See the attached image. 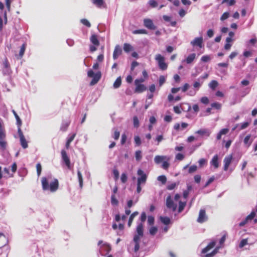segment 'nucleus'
Returning a JSON list of instances; mask_svg holds the SVG:
<instances>
[{
    "label": "nucleus",
    "instance_id": "obj_1",
    "mask_svg": "<svg viewBox=\"0 0 257 257\" xmlns=\"http://www.w3.org/2000/svg\"><path fill=\"white\" fill-rule=\"evenodd\" d=\"M42 186L44 190H50L52 192H56L59 187V181L58 179H54L49 185L48 181L46 177H42Z\"/></svg>",
    "mask_w": 257,
    "mask_h": 257
},
{
    "label": "nucleus",
    "instance_id": "obj_2",
    "mask_svg": "<svg viewBox=\"0 0 257 257\" xmlns=\"http://www.w3.org/2000/svg\"><path fill=\"white\" fill-rule=\"evenodd\" d=\"M87 76L89 77L92 78V80L90 82V85L93 86L97 83L101 77V73L98 71L94 73L92 70L90 69L88 71Z\"/></svg>",
    "mask_w": 257,
    "mask_h": 257
},
{
    "label": "nucleus",
    "instance_id": "obj_3",
    "mask_svg": "<svg viewBox=\"0 0 257 257\" xmlns=\"http://www.w3.org/2000/svg\"><path fill=\"white\" fill-rule=\"evenodd\" d=\"M145 81V79L143 78H141L139 79H137L135 81V84L136 86L135 92L136 93H142L145 91L147 88L144 84H141V83L144 82Z\"/></svg>",
    "mask_w": 257,
    "mask_h": 257
},
{
    "label": "nucleus",
    "instance_id": "obj_4",
    "mask_svg": "<svg viewBox=\"0 0 257 257\" xmlns=\"http://www.w3.org/2000/svg\"><path fill=\"white\" fill-rule=\"evenodd\" d=\"M6 135L4 128L0 121V147L5 149L7 146V142L5 140Z\"/></svg>",
    "mask_w": 257,
    "mask_h": 257
},
{
    "label": "nucleus",
    "instance_id": "obj_5",
    "mask_svg": "<svg viewBox=\"0 0 257 257\" xmlns=\"http://www.w3.org/2000/svg\"><path fill=\"white\" fill-rule=\"evenodd\" d=\"M155 60L158 62L159 68L162 70H165L168 68V65L165 62V58L161 54H157Z\"/></svg>",
    "mask_w": 257,
    "mask_h": 257
},
{
    "label": "nucleus",
    "instance_id": "obj_6",
    "mask_svg": "<svg viewBox=\"0 0 257 257\" xmlns=\"http://www.w3.org/2000/svg\"><path fill=\"white\" fill-rule=\"evenodd\" d=\"M18 133L20 137V141L21 145L23 149H26L28 147L27 141H26L25 136L22 132L21 128H19Z\"/></svg>",
    "mask_w": 257,
    "mask_h": 257
},
{
    "label": "nucleus",
    "instance_id": "obj_7",
    "mask_svg": "<svg viewBox=\"0 0 257 257\" xmlns=\"http://www.w3.org/2000/svg\"><path fill=\"white\" fill-rule=\"evenodd\" d=\"M233 159V156L232 154L226 156L224 160V166L223 170L225 171H227L229 168V165H230Z\"/></svg>",
    "mask_w": 257,
    "mask_h": 257
},
{
    "label": "nucleus",
    "instance_id": "obj_8",
    "mask_svg": "<svg viewBox=\"0 0 257 257\" xmlns=\"http://www.w3.org/2000/svg\"><path fill=\"white\" fill-rule=\"evenodd\" d=\"M61 156L62 158L63 161V162L65 163L66 166L67 167V168L69 169H71V163H70V160L68 156L67 153L65 150H61Z\"/></svg>",
    "mask_w": 257,
    "mask_h": 257
},
{
    "label": "nucleus",
    "instance_id": "obj_9",
    "mask_svg": "<svg viewBox=\"0 0 257 257\" xmlns=\"http://www.w3.org/2000/svg\"><path fill=\"white\" fill-rule=\"evenodd\" d=\"M138 175L141 176L138 178L137 184H145L147 180V175L144 173L143 171L139 169L138 171Z\"/></svg>",
    "mask_w": 257,
    "mask_h": 257
},
{
    "label": "nucleus",
    "instance_id": "obj_10",
    "mask_svg": "<svg viewBox=\"0 0 257 257\" xmlns=\"http://www.w3.org/2000/svg\"><path fill=\"white\" fill-rule=\"evenodd\" d=\"M166 204L167 208L171 209L173 211H175L176 210L177 205L174 203L170 195L167 197Z\"/></svg>",
    "mask_w": 257,
    "mask_h": 257
},
{
    "label": "nucleus",
    "instance_id": "obj_11",
    "mask_svg": "<svg viewBox=\"0 0 257 257\" xmlns=\"http://www.w3.org/2000/svg\"><path fill=\"white\" fill-rule=\"evenodd\" d=\"M144 25L150 30H155L156 29V27L154 24L153 21L150 19H145L144 20Z\"/></svg>",
    "mask_w": 257,
    "mask_h": 257
},
{
    "label": "nucleus",
    "instance_id": "obj_12",
    "mask_svg": "<svg viewBox=\"0 0 257 257\" xmlns=\"http://www.w3.org/2000/svg\"><path fill=\"white\" fill-rule=\"evenodd\" d=\"M207 216L206 215V211L204 209H200L199 216L197 218V222L199 223H203L207 220Z\"/></svg>",
    "mask_w": 257,
    "mask_h": 257
},
{
    "label": "nucleus",
    "instance_id": "obj_13",
    "mask_svg": "<svg viewBox=\"0 0 257 257\" xmlns=\"http://www.w3.org/2000/svg\"><path fill=\"white\" fill-rule=\"evenodd\" d=\"M203 38L202 37L195 38L193 41L191 42V44L193 46H198L201 48L202 47Z\"/></svg>",
    "mask_w": 257,
    "mask_h": 257
},
{
    "label": "nucleus",
    "instance_id": "obj_14",
    "mask_svg": "<svg viewBox=\"0 0 257 257\" xmlns=\"http://www.w3.org/2000/svg\"><path fill=\"white\" fill-rule=\"evenodd\" d=\"M215 244H216L215 241H212L210 242V243H208V244L205 248H204L202 250L201 253L202 254L206 253L207 252H208L210 249L213 248L215 246Z\"/></svg>",
    "mask_w": 257,
    "mask_h": 257
},
{
    "label": "nucleus",
    "instance_id": "obj_15",
    "mask_svg": "<svg viewBox=\"0 0 257 257\" xmlns=\"http://www.w3.org/2000/svg\"><path fill=\"white\" fill-rule=\"evenodd\" d=\"M210 163V165L213 166L215 169L218 168L219 167L218 156L217 155H214Z\"/></svg>",
    "mask_w": 257,
    "mask_h": 257
},
{
    "label": "nucleus",
    "instance_id": "obj_16",
    "mask_svg": "<svg viewBox=\"0 0 257 257\" xmlns=\"http://www.w3.org/2000/svg\"><path fill=\"white\" fill-rule=\"evenodd\" d=\"M170 160V158L165 156H156L154 158V161L156 164H160L163 162L164 160Z\"/></svg>",
    "mask_w": 257,
    "mask_h": 257
},
{
    "label": "nucleus",
    "instance_id": "obj_17",
    "mask_svg": "<svg viewBox=\"0 0 257 257\" xmlns=\"http://www.w3.org/2000/svg\"><path fill=\"white\" fill-rule=\"evenodd\" d=\"M122 53V50L120 47L118 45L115 46L113 53V58L115 60L117 58V57L121 55Z\"/></svg>",
    "mask_w": 257,
    "mask_h": 257
},
{
    "label": "nucleus",
    "instance_id": "obj_18",
    "mask_svg": "<svg viewBox=\"0 0 257 257\" xmlns=\"http://www.w3.org/2000/svg\"><path fill=\"white\" fill-rule=\"evenodd\" d=\"M91 42L95 46H98L99 45V41L98 40L97 35L93 34L90 38Z\"/></svg>",
    "mask_w": 257,
    "mask_h": 257
},
{
    "label": "nucleus",
    "instance_id": "obj_19",
    "mask_svg": "<svg viewBox=\"0 0 257 257\" xmlns=\"http://www.w3.org/2000/svg\"><path fill=\"white\" fill-rule=\"evenodd\" d=\"M251 135L249 134L247 135L243 140L244 144L247 148H248L252 143V141L250 140Z\"/></svg>",
    "mask_w": 257,
    "mask_h": 257
},
{
    "label": "nucleus",
    "instance_id": "obj_20",
    "mask_svg": "<svg viewBox=\"0 0 257 257\" xmlns=\"http://www.w3.org/2000/svg\"><path fill=\"white\" fill-rule=\"evenodd\" d=\"M196 134L200 135L201 136H209L210 134V131L208 129H200L196 132Z\"/></svg>",
    "mask_w": 257,
    "mask_h": 257
},
{
    "label": "nucleus",
    "instance_id": "obj_21",
    "mask_svg": "<svg viewBox=\"0 0 257 257\" xmlns=\"http://www.w3.org/2000/svg\"><path fill=\"white\" fill-rule=\"evenodd\" d=\"M139 214V212L138 211L134 212L130 216L128 221V226L131 227L132 225V222L134 220V218Z\"/></svg>",
    "mask_w": 257,
    "mask_h": 257
},
{
    "label": "nucleus",
    "instance_id": "obj_22",
    "mask_svg": "<svg viewBox=\"0 0 257 257\" xmlns=\"http://www.w3.org/2000/svg\"><path fill=\"white\" fill-rule=\"evenodd\" d=\"M91 1L94 5L99 8H101L104 5L103 0H91Z\"/></svg>",
    "mask_w": 257,
    "mask_h": 257
},
{
    "label": "nucleus",
    "instance_id": "obj_23",
    "mask_svg": "<svg viewBox=\"0 0 257 257\" xmlns=\"http://www.w3.org/2000/svg\"><path fill=\"white\" fill-rule=\"evenodd\" d=\"M137 234L140 235L141 236H143V224L142 223H140L137 227Z\"/></svg>",
    "mask_w": 257,
    "mask_h": 257
},
{
    "label": "nucleus",
    "instance_id": "obj_24",
    "mask_svg": "<svg viewBox=\"0 0 257 257\" xmlns=\"http://www.w3.org/2000/svg\"><path fill=\"white\" fill-rule=\"evenodd\" d=\"M160 221L165 225H168L171 222V220L169 217L167 216H160Z\"/></svg>",
    "mask_w": 257,
    "mask_h": 257
},
{
    "label": "nucleus",
    "instance_id": "obj_25",
    "mask_svg": "<svg viewBox=\"0 0 257 257\" xmlns=\"http://www.w3.org/2000/svg\"><path fill=\"white\" fill-rule=\"evenodd\" d=\"M219 247H216L214 248V249L210 253H207L204 255L203 257H213L214 256L218 251V250L219 249Z\"/></svg>",
    "mask_w": 257,
    "mask_h": 257
},
{
    "label": "nucleus",
    "instance_id": "obj_26",
    "mask_svg": "<svg viewBox=\"0 0 257 257\" xmlns=\"http://www.w3.org/2000/svg\"><path fill=\"white\" fill-rule=\"evenodd\" d=\"M196 57V54L195 53H192L189 55L187 58L186 59V62L187 64L191 63L195 59Z\"/></svg>",
    "mask_w": 257,
    "mask_h": 257
},
{
    "label": "nucleus",
    "instance_id": "obj_27",
    "mask_svg": "<svg viewBox=\"0 0 257 257\" xmlns=\"http://www.w3.org/2000/svg\"><path fill=\"white\" fill-rule=\"evenodd\" d=\"M70 121L63 122L60 127V130L62 132H65L70 125Z\"/></svg>",
    "mask_w": 257,
    "mask_h": 257
},
{
    "label": "nucleus",
    "instance_id": "obj_28",
    "mask_svg": "<svg viewBox=\"0 0 257 257\" xmlns=\"http://www.w3.org/2000/svg\"><path fill=\"white\" fill-rule=\"evenodd\" d=\"M121 84V79L120 77H118L116 78L115 81H114L113 86L114 88H119Z\"/></svg>",
    "mask_w": 257,
    "mask_h": 257
},
{
    "label": "nucleus",
    "instance_id": "obj_29",
    "mask_svg": "<svg viewBox=\"0 0 257 257\" xmlns=\"http://www.w3.org/2000/svg\"><path fill=\"white\" fill-rule=\"evenodd\" d=\"M26 48V44L25 43H24L22 45L20 50V52H19V56L20 58H21L23 57V56L25 53V52Z\"/></svg>",
    "mask_w": 257,
    "mask_h": 257
},
{
    "label": "nucleus",
    "instance_id": "obj_30",
    "mask_svg": "<svg viewBox=\"0 0 257 257\" xmlns=\"http://www.w3.org/2000/svg\"><path fill=\"white\" fill-rule=\"evenodd\" d=\"M218 85V83L216 80H212L209 84V87L212 90H214Z\"/></svg>",
    "mask_w": 257,
    "mask_h": 257
},
{
    "label": "nucleus",
    "instance_id": "obj_31",
    "mask_svg": "<svg viewBox=\"0 0 257 257\" xmlns=\"http://www.w3.org/2000/svg\"><path fill=\"white\" fill-rule=\"evenodd\" d=\"M78 179L79 183V186L81 188L83 187V177L81 173L79 170L77 171Z\"/></svg>",
    "mask_w": 257,
    "mask_h": 257
},
{
    "label": "nucleus",
    "instance_id": "obj_32",
    "mask_svg": "<svg viewBox=\"0 0 257 257\" xmlns=\"http://www.w3.org/2000/svg\"><path fill=\"white\" fill-rule=\"evenodd\" d=\"M123 50L125 52H129L133 50V47L130 44L124 43L123 45Z\"/></svg>",
    "mask_w": 257,
    "mask_h": 257
},
{
    "label": "nucleus",
    "instance_id": "obj_33",
    "mask_svg": "<svg viewBox=\"0 0 257 257\" xmlns=\"http://www.w3.org/2000/svg\"><path fill=\"white\" fill-rule=\"evenodd\" d=\"M186 204V202H182L180 201L179 202V208H178V212H181L184 209Z\"/></svg>",
    "mask_w": 257,
    "mask_h": 257
},
{
    "label": "nucleus",
    "instance_id": "obj_34",
    "mask_svg": "<svg viewBox=\"0 0 257 257\" xmlns=\"http://www.w3.org/2000/svg\"><path fill=\"white\" fill-rule=\"evenodd\" d=\"M133 33L134 34H147L148 32L145 29H139V30H134L133 32Z\"/></svg>",
    "mask_w": 257,
    "mask_h": 257
},
{
    "label": "nucleus",
    "instance_id": "obj_35",
    "mask_svg": "<svg viewBox=\"0 0 257 257\" xmlns=\"http://www.w3.org/2000/svg\"><path fill=\"white\" fill-rule=\"evenodd\" d=\"M111 203L112 205H117L118 204V201L114 194H112L111 196Z\"/></svg>",
    "mask_w": 257,
    "mask_h": 257
},
{
    "label": "nucleus",
    "instance_id": "obj_36",
    "mask_svg": "<svg viewBox=\"0 0 257 257\" xmlns=\"http://www.w3.org/2000/svg\"><path fill=\"white\" fill-rule=\"evenodd\" d=\"M133 124L135 127L138 128L139 126L140 122L137 116H135L133 117Z\"/></svg>",
    "mask_w": 257,
    "mask_h": 257
},
{
    "label": "nucleus",
    "instance_id": "obj_37",
    "mask_svg": "<svg viewBox=\"0 0 257 257\" xmlns=\"http://www.w3.org/2000/svg\"><path fill=\"white\" fill-rule=\"evenodd\" d=\"M199 167L201 168L207 164V160L204 158H201L198 161Z\"/></svg>",
    "mask_w": 257,
    "mask_h": 257
},
{
    "label": "nucleus",
    "instance_id": "obj_38",
    "mask_svg": "<svg viewBox=\"0 0 257 257\" xmlns=\"http://www.w3.org/2000/svg\"><path fill=\"white\" fill-rule=\"evenodd\" d=\"M135 157L137 161H139L141 160L142 156V152L141 151L138 150L135 153Z\"/></svg>",
    "mask_w": 257,
    "mask_h": 257
},
{
    "label": "nucleus",
    "instance_id": "obj_39",
    "mask_svg": "<svg viewBox=\"0 0 257 257\" xmlns=\"http://www.w3.org/2000/svg\"><path fill=\"white\" fill-rule=\"evenodd\" d=\"M169 161H167V160H164L163 162V163H162V167L164 169L167 170L169 167L170 164L169 163Z\"/></svg>",
    "mask_w": 257,
    "mask_h": 257
},
{
    "label": "nucleus",
    "instance_id": "obj_40",
    "mask_svg": "<svg viewBox=\"0 0 257 257\" xmlns=\"http://www.w3.org/2000/svg\"><path fill=\"white\" fill-rule=\"evenodd\" d=\"M197 169V167L196 165H192L188 169V173L189 174H192L196 171Z\"/></svg>",
    "mask_w": 257,
    "mask_h": 257
},
{
    "label": "nucleus",
    "instance_id": "obj_41",
    "mask_svg": "<svg viewBox=\"0 0 257 257\" xmlns=\"http://www.w3.org/2000/svg\"><path fill=\"white\" fill-rule=\"evenodd\" d=\"M212 107L216 109H220L221 108V104L218 102H214L211 104Z\"/></svg>",
    "mask_w": 257,
    "mask_h": 257
},
{
    "label": "nucleus",
    "instance_id": "obj_42",
    "mask_svg": "<svg viewBox=\"0 0 257 257\" xmlns=\"http://www.w3.org/2000/svg\"><path fill=\"white\" fill-rule=\"evenodd\" d=\"M157 231L158 229L155 226H153L149 229V232L152 235H154L157 233Z\"/></svg>",
    "mask_w": 257,
    "mask_h": 257
},
{
    "label": "nucleus",
    "instance_id": "obj_43",
    "mask_svg": "<svg viewBox=\"0 0 257 257\" xmlns=\"http://www.w3.org/2000/svg\"><path fill=\"white\" fill-rule=\"evenodd\" d=\"M155 218L153 216H149L148 217V223L150 225H152L154 224Z\"/></svg>",
    "mask_w": 257,
    "mask_h": 257
},
{
    "label": "nucleus",
    "instance_id": "obj_44",
    "mask_svg": "<svg viewBox=\"0 0 257 257\" xmlns=\"http://www.w3.org/2000/svg\"><path fill=\"white\" fill-rule=\"evenodd\" d=\"M81 22L84 25L86 26V27H87L88 28L91 27V24H90V22L87 19H81Z\"/></svg>",
    "mask_w": 257,
    "mask_h": 257
},
{
    "label": "nucleus",
    "instance_id": "obj_45",
    "mask_svg": "<svg viewBox=\"0 0 257 257\" xmlns=\"http://www.w3.org/2000/svg\"><path fill=\"white\" fill-rule=\"evenodd\" d=\"M158 180L159 181L161 182L163 184L166 183V182L167 181V178H166V176L164 175L159 176L158 177Z\"/></svg>",
    "mask_w": 257,
    "mask_h": 257
},
{
    "label": "nucleus",
    "instance_id": "obj_46",
    "mask_svg": "<svg viewBox=\"0 0 257 257\" xmlns=\"http://www.w3.org/2000/svg\"><path fill=\"white\" fill-rule=\"evenodd\" d=\"M215 179V177L214 176H212L208 180V181L206 182V183H205L204 187V188H206L207 187L209 184H210L212 182H213L214 181Z\"/></svg>",
    "mask_w": 257,
    "mask_h": 257
},
{
    "label": "nucleus",
    "instance_id": "obj_47",
    "mask_svg": "<svg viewBox=\"0 0 257 257\" xmlns=\"http://www.w3.org/2000/svg\"><path fill=\"white\" fill-rule=\"evenodd\" d=\"M37 173L38 176H39L42 171V166L40 163H38L36 165Z\"/></svg>",
    "mask_w": 257,
    "mask_h": 257
},
{
    "label": "nucleus",
    "instance_id": "obj_48",
    "mask_svg": "<svg viewBox=\"0 0 257 257\" xmlns=\"http://www.w3.org/2000/svg\"><path fill=\"white\" fill-rule=\"evenodd\" d=\"M15 118L17 120V124L18 125V130L19 128H21V125L22 124V122L21 118L19 116V115H17V116Z\"/></svg>",
    "mask_w": 257,
    "mask_h": 257
},
{
    "label": "nucleus",
    "instance_id": "obj_49",
    "mask_svg": "<svg viewBox=\"0 0 257 257\" xmlns=\"http://www.w3.org/2000/svg\"><path fill=\"white\" fill-rule=\"evenodd\" d=\"M247 244V239H243L241 240L239 243V247L240 248L243 247L244 246Z\"/></svg>",
    "mask_w": 257,
    "mask_h": 257
},
{
    "label": "nucleus",
    "instance_id": "obj_50",
    "mask_svg": "<svg viewBox=\"0 0 257 257\" xmlns=\"http://www.w3.org/2000/svg\"><path fill=\"white\" fill-rule=\"evenodd\" d=\"M3 65L5 69H8L10 68L8 60L7 58H5L3 62Z\"/></svg>",
    "mask_w": 257,
    "mask_h": 257
},
{
    "label": "nucleus",
    "instance_id": "obj_51",
    "mask_svg": "<svg viewBox=\"0 0 257 257\" xmlns=\"http://www.w3.org/2000/svg\"><path fill=\"white\" fill-rule=\"evenodd\" d=\"M120 179L122 183H125L127 180L126 174L125 173H122L121 175Z\"/></svg>",
    "mask_w": 257,
    "mask_h": 257
},
{
    "label": "nucleus",
    "instance_id": "obj_52",
    "mask_svg": "<svg viewBox=\"0 0 257 257\" xmlns=\"http://www.w3.org/2000/svg\"><path fill=\"white\" fill-rule=\"evenodd\" d=\"M165 81L166 79L165 77L163 75L160 76L159 80L160 86H161L165 82Z\"/></svg>",
    "mask_w": 257,
    "mask_h": 257
},
{
    "label": "nucleus",
    "instance_id": "obj_53",
    "mask_svg": "<svg viewBox=\"0 0 257 257\" xmlns=\"http://www.w3.org/2000/svg\"><path fill=\"white\" fill-rule=\"evenodd\" d=\"M200 101L204 104H207L209 103V99L207 97L204 96L200 99Z\"/></svg>",
    "mask_w": 257,
    "mask_h": 257
},
{
    "label": "nucleus",
    "instance_id": "obj_54",
    "mask_svg": "<svg viewBox=\"0 0 257 257\" xmlns=\"http://www.w3.org/2000/svg\"><path fill=\"white\" fill-rule=\"evenodd\" d=\"M149 4L152 8H155L158 6V3L155 0H150Z\"/></svg>",
    "mask_w": 257,
    "mask_h": 257
},
{
    "label": "nucleus",
    "instance_id": "obj_55",
    "mask_svg": "<svg viewBox=\"0 0 257 257\" xmlns=\"http://www.w3.org/2000/svg\"><path fill=\"white\" fill-rule=\"evenodd\" d=\"M229 13L228 12L224 13L222 15V16H221V17L220 18V20L221 21H224V20L227 19L229 17Z\"/></svg>",
    "mask_w": 257,
    "mask_h": 257
},
{
    "label": "nucleus",
    "instance_id": "obj_56",
    "mask_svg": "<svg viewBox=\"0 0 257 257\" xmlns=\"http://www.w3.org/2000/svg\"><path fill=\"white\" fill-rule=\"evenodd\" d=\"M113 174L114 175V178L115 180H117L119 178V172L116 169H113Z\"/></svg>",
    "mask_w": 257,
    "mask_h": 257
},
{
    "label": "nucleus",
    "instance_id": "obj_57",
    "mask_svg": "<svg viewBox=\"0 0 257 257\" xmlns=\"http://www.w3.org/2000/svg\"><path fill=\"white\" fill-rule=\"evenodd\" d=\"M120 136V133L119 131L116 130L114 132L113 138L115 140H117Z\"/></svg>",
    "mask_w": 257,
    "mask_h": 257
},
{
    "label": "nucleus",
    "instance_id": "obj_58",
    "mask_svg": "<svg viewBox=\"0 0 257 257\" xmlns=\"http://www.w3.org/2000/svg\"><path fill=\"white\" fill-rule=\"evenodd\" d=\"M210 60V57L208 55L203 56L201 58V60L204 62H207L209 61Z\"/></svg>",
    "mask_w": 257,
    "mask_h": 257
},
{
    "label": "nucleus",
    "instance_id": "obj_59",
    "mask_svg": "<svg viewBox=\"0 0 257 257\" xmlns=\"http://www.w3.org/2000/svg\"><path fill=\"white\" fill-rule=\"evenodd\" d=\"M175 158H176V160L181 161V160H183L184 159V156L182 154L178 153L176 155Z\"/></svg>",
    "mask_w": 257,
    "mask_h": 257
},
{
    "label": "nucleus",
    "instance_id": "obj_60",
    "mask_svg": "<svg viewBox=\"0 0 257 257\" xmlns=\"http://www.w3.org/2000/svg\"><path fill=\"white\" fill-rule=\"evenodd\" d=\"M255 213L254 212H252L250 214L246 217V219L248 221L252 220L255 216Z\"/></svg>",
    "mask_w": 257,
    "mask_h": 257
},
{
    "label": "nucleus",
    "instance_id": "obj_61",
    "mask_svg": "<svg viewBox=\"0 0 257 257\" xmlns=\"http://www.w3.org/2000/svg\"><path fill=\"white\" fill-rule=\"evenodd\" d=\"M127 139V136L125 134H123L121 135V144L124 145L125 143L126 142Z\"/></svg>",
    "mask_w": 257,
    "mask_h": 257
},
{
    "label": "nucleus",
    "instance_id": "obj_62",
    "mask_svg": "<svg viewBox=\"0 0 257 257\" xmlns=\"http://www.w3.org/2000/svg\"><path fill=\"white\" fill-rule=\"evenodd\" d=\"M134 140L135 142L137 145L139 146L141 145V141L140 138L139 136H135Z\"/></svg>",
    "mask_w": 257,
    "mask_h": 257
},
{
    "label": "nucleus",
    "instance_id": "obj_63",
    "mask_svg": "<svg viewBox=\"0 0 257 257\" xmlns=\"http://www.w3.org/2000/svg\"><path fill=\"white\" fill-rule=\"evenodd\" d=\"M249 124V122H244L241 124L240 130H243L246 128L248 126Z\"/></svg>",
    "mask_w": 257,
    "mask_h": 257
},
{
    "label": "nucleus",
    "instance_id": "obj_64",
    "mask_svg": "<svg viewBox=\"0 0 257 257\" xmlns=\"http://www.w3.org/2000/svg\"><path fill=\"white\" fill-rule=\"evenodd\" d=\"M194 181L196 183H199L201 181V176L199 175H196L194 176Z\"/></svg>",
    "mask_w": 257,
    "mask_h": 257
}]
</instances>
